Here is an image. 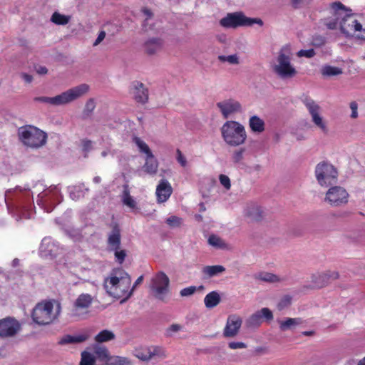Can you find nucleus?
Wrapping results in <instances>:
<instances>
[{
  "label": "nucleus",
  "mask_w": 365,
  "mask_h": 365,
  "mask_svg": "<svg viewBox=\"0 0 365 365\" xmlns=\"http://www.w3.org/2000/svg\"><path fill=\"white\" fill-rule=\"evenodd\" d=\"M93 297L87 293L81 294L73 304V307L71 310L73 317L79 319H84L89 313V308L93 303Z\"/></svg>",
  "instance_id": "obj_14"
},
{
  "label": "nucleus",
  "mask_w": 365,
  "mask_h": 365,
  "mask_svg": "<svg viewBox=\"0 0 365 365\" xmlns=\"http://www.w3.org/2000/svg\"><path fill=\"white\" fill-rule=\"evenodd\" d=\"M229 347L232 349H244L247 345L243 342L232 341L228 344Z\"/></svg>",
  "instance_id": "obj_56"
},
{
  "label": "nucleus",
  "mask_w": 365,
  "mask_h": 365,
  "mask_svg": "<svg viewBox=\"0 0 365 365\" xmlns=\"http://www.w3.org/2000/svg\"><path fill=\"white\" fill-rule=\"evenodd\" d=\"M315 55V51L314 49H308V50H300L297 53V56L299 57H307V58H312Z\"/></svg>",
  "instance_id": "obj_52"
},
{
  "label": "nucleus",
  "mask_w": 365,
  "mask_h": 365,
  "mask_svg": "<svg viewBox=\"0 0 365 365\" xmlns=\"http://www.w3.org/2000/svg\"><path fill=\"white\" fill-rule=\"evenodd\" d=\"M89 91V86L86 83L73 87L54 97L40 96L34 98L35 101L58 106L66 105L81 98Z\"/></svg>",
  "instance_id": "obj_5"
},
{
  "label": "nucleus",
  "mask_w": 365,
  "mask_h": 365,
  "mask_svg": "<svg viewBox=\"0 0 365 365\" xmlns=\"http://www.w3.org/2000/svg\"><path fill=\"white\" fill-rule=\"evenodd\" d=\"M71 20V16L61 14L58 11L53 13L51 21L56 25H66Z\"/></svg>",
  "instance_id": "obj_35"
},
{
  "label": "nucleus",
  "mask_w": 365,
  "mask_h": 365,
  "mask_svg": "<svg viewBox=\"0 0 365 365\" xmlns=\"http://www.w3.org/2000/svg\"><path fill=\"white\" fill-rule=\"evenodd\" d=\"M133 96L138 103H145L148 100V90L144 84L135 82L133 85Z\"/></svg>",
  "instance_id": "obj_23"
},
{
  "label": "nucleus",
  "mask_w": 365,
  "mask_h": 365,
  "mask_svg": "<svg viewBox=\"0 0 365 365\" xmlns=\"http://www.w3.org/2000/svg\"><path fill=\"white\" fill-rule=\"evenodd\" d=\"M83 150L86 153L91 151L93 149V143L90 140H82Z\"/></svg>",
  "instance_id": "obj_55"
},
{
  "label": "nucleus",
  "mask_w": 365,
  "mask_h": 365,
  "mask_svg": "<svg viewBox=\"0 0 365 365\" xmlns=\"http://www.w3.org/2000/svg\"><path fill=\"white\" fill-rule=\"evenodd\" d=\"M249 125L253 132L257 133H262L265 129L264 121L257 115H253L250 118Z\"/></svg>",
  "instance_id": "obj_29"
},
{
  "label": "nucleus",
  "mask_w": 365,
  "mask_h": 365,
  "mask_svg": "<svg viewBox=\"0 0 365 365\" xmlns=\"http://www.w3.org/2000/svg\"><path fill=\"white\" fill-rule=\"evenodd\" d=\"M96 108V102L93 98H89L85 105L83 109V115L86 116H89L92 112Z\"/></svg>",
  "instance_id": "obj_45"
},
{
  "label": "nucleus",
  "mask_w": 365,
  "mask_h": 365,
  "mask_svg": "<svg viewBox=\"0 0 365 365\" xmlns=\"http://www.w3.org/2000/svg\"><path fill=\"white\" fill-rule=\"evenodd\" d=\"M158 168V162L154 157L153 154L146 156L145 164L143 166V170L147 174L153 175L156 174Z\"/></svg>",
  "instance_id": "obj_24"
},
{
  "label": "nucleus",
  "mask_w": 365,
  "mask_h": 365,
  "mask_svg": "<svg viewBox=\"0 0 365 365\" xmlns=\"http://www.w3.org/2000/svg\"><path fill=\"white\" fill-rule=\"evenodd\" d=\"M217 107L220 110L224 118H228L235 113L241 111V104L234 99H227L217 103Z\"/></svg>",
  "instance_id": "obj_18"
},
{
  "label": "nucleus",
  "mask_w": 365,
  "mask_h": 365,
  "mask_svg": "<svg viewBox=\"0 0 365 365\" xmlns=\"http://www.w3.org/2000/svg\"><path fill=\"white\" fill-rule=\"evenodd\" d=\"M334 11V16H335L334 19L326 22V26L329 29H336L339 24L338 21L339 19H340V21L341 20V17L340 16L337 15L336 11Z\"/></svg>",
  "instance_id": "obj_48"
},
{
  "label": "nucleus",
  "mask_w": 365,
  "mask_h": 365,
  "mask_svg": "<svg viewBox=\"0 0 365 365\" xmlns=\"http://www.w3.org/2000/svg\"><path fill=\"white\" fill-rule=\"evenodd\" d=\"M34 193H38L36 202L46 212H51L63 200L58 185L46 187L42 181L33 182L31 185L16 186L5 192L4 201L9 212L16 217L29 219L33 215Z\"/></svg>",
  "instance_id": "obj_1"
},
{
  "label": "nucleus",
  "mask_w": 365,
  "mask_h": 365,
  "mask_svg": "<svg viewBox=\"0 0 365 365\" xmlns=\"http://www.w3.org/2000/svg\"><path fill=\"white\" fill-rule=\"evenodd\" d=\"M143 12L144 15L146 16V19H145V22L143 24V26L145 27L146 24H148V20L152 17L153 14L150 11V10H149L148 9H143Z\"/></svg>",
  "instance_id": "obj_59"
},
{
  "label": "nucleus",
  "mask_w": 365,
  "mask_h": 365,
  "mask_svg": "<svg viewBox=\"0 0 365 365\" xmlns=\"http://www.w3.org/2000/svg\"><path fill=\"white\" fill-rule=\"evenodd\" d=\"M62 248L51 237H44L39 247V254L45 259H54L61 254Z\"/></svg>",
  "instance_id": "obj_16"
},
{
  "label": "nucleus",
  "mask_w": 365,
  "mask_h": 365,
  "mask_svg": "<svg viewBox=\"0 0 365 365\" xmlns=\"http://www.w3.org/2000/svg\"><path fill=\"white\" fill-rule=\"evenodd\" d=\"M255 279L266 282L274 283L281 281V279L276 274L267 272H259L254 275Z\"/></svg>",
  "instance_id": "obj_32"
},
{
  "label": "nucleus",
  "mask_w": 365,
  "mask_h": 365,
  "mask_svg": "<svg viewBox=\"0 0 365 365\" xmlns=\"http://www.w3.org/2000/svg\"><path fill=\"white\" fill-rule=\"evenodd\" d=\"M130 284V275L123 269H117L105 279L103 287L109 296L115 299L123 298L120 304H123L133 295V291H129Z\"/></svg>",
  "instance_id": "obj_2"
},
{
  "label": "nucleus",
  "mask_w": 365,
  "mask_h": 365,
  "mask_svg": "<svg viewBox=\"0 0 365 365\" xmlns=\"http://www.w3.org/2000/svg\"><path fill=\"white\" fill-rule=\"evenodd\" d=\"M19 136L24 145L38 148L46 143L47 135L43 130L33 125H26L19 129Z\"/></svg>",
  "instance_id": "obj_8"
},
{
  "label": "nucleus",
  "mask_w": 365,
  "mask_h": 365,
  "mask_svg": "<svg viewBox=\"0 0 365 365\" xmlns=\"http://www.w3.org/2000/svg\"><path fill=\"white\" fill-rule=\"evenodd\" d=\"M292 298L289 296H284L278 303L277 308L279 310H282L287 307L291 304Z\"/></svg>",
  "instance_id": "obj_49"
},
{
  "label": "nucleus",
  "mask_w": 365,
  "mask_h": 365,
  "mask_svg": "<svg viewBox=\"0 0 365 365\" xmlns=\"http://www.w3.org/2000/svg\"><path fill=\"white\" fill-rule=\"evenodd\" d=\"M245 152V148H240L235 150L232 155V161L237 166L243 165L244 153Z\"/></svg>",
  "instance_id": "obj_40"
},
{
  "label": "nucleus",
  "mask_w": 365,
  "mask_h": 365,
  "mask_svg": "<svg viewBox=\"0 0 365 365\" xmlns=\"http://www.w3.org/2000/svg\"><path fill=\"white\" fill-rule=\"evenodd\" d=\"M170 279L163 272H158L152 279L150 289L155 298L165 302L169 292Z\"/></svg>",
  "instance_id": "obj_12"
},
{
  "label": "nucleus",
  "mask_w": 365,
  "mask_h": 365,
  "mask_svg": "<svg viewBox=\"0 0 365 365\" xmlns=\"http://www.w3.org/2000/svg\"><path fill=\"white\" fill-rule=\"evenodd\" d=\"M166 223L172 228L179 227L182 223V219L178 216L172 215L166 219Z\"/></svg>",
  "instance_id": "obj_44"
},
{
  "label": "nucleus",
  "mask_w": 365,
  "mask_h": 365,
  "mask_svg": "<svg viewBox=\"0 0 365 365\" xmlns=\"http://www.w3.org/2000/svg\"><path fill=\"white\" fill-rule=\"evenodd\" d=\"M94 354L96 358L103 362L107 363L110 359L108 350L105 346H96Z\"/></svg>",
  "instance_id": "obj_37"
},
{
  "label": "nucleus",
  "mask_w": 365,
  "mask_h": 365,
  "mask_svg": "<svg viewBox=\"0 0 365 365\" xmlns=\"http://www.w3.org/2000/svg\"><path fill=\"white\" fill-rule=\"evenodd\" d=\"M121 235L120 230L118 225L113 226L111 232L108 235V249L111 251L120 248Z\"/></svg>",
  "instance_id": "obj_22"
},
{
  "label": "nucleus",
  "mask_w": 365,
  "mask_h": 365,
  "mask_svg": "<svg viewBox=\"0 0 365 365\" xmlns=\"http://www.w3.org/2000/svg\"><path fill=\"white\" fill-rule=\"evenodd\" d=\"M197 290V287L195 286H190L188 287H185L180 290V294L181 297H190Z\"/></svg>",
  "instance_id": "obj_50"
},
{
  "label": "nucleus",
  "mask_w": 365,
  "mask_h": 365,
  "mask_svg": "<svg viewBox=\"0 0 365 365\" xmlns=\"http://www.w3.org/2000/svg\"><path fill=\"white\" fill-rule=\"evenodd\" d=\"M339 277V274L338 272L327 271L323 273L314 274L312 278V282L317 287H323L327 284L329 280L336 279Z\"/></svg>",
  "instance_id": "obj_21"
},
{
  "label": "nucleus",
  "mask_w": 365,
  "mask_h": 365,
  "mask_svg": "<svg viewBox=\"0 0 365 365\" xmlns=\"http://www.w3.org/2000/svg\"><path fill=\"white\" fill-rule=\"evenodd\" d=\"M145 51L149 54H153L160 50L162 47V41L160 38H150L146 41Z\"/></svg>",
  "instance_id": "obj_31"
},
{
  "label": "nucleus",
  "mask_w": 365,
  "mask_h": 365,
  "mask_svg": "<svg viewBox=\"0 0 365 365\" xmlns=\"http://www.w3.org/2000/svg\"><path fill=\"white\" fill-rule=\"evenodd\" d=\"M301 101L311 115L312 121L315 126L320 129L322 133H327L328 127L326 121L321 115V107L319 105L307 96H302Z\"/></svg>",
  "instance_id": "obj_11"
},
{
  "label": "nucleus",
  "mask_w": 365,
  "mask_h": 365,
  "mask_svg": "<svg viewBox=\"0 0 365 365\" xmlns=\"http://www.w3.org/2000/svg\"><path fill=\"white\" fill-rule=\"evenodd\" d=\"M322 73L327 76H337L342 73V71L338 67L326 66L322 69Z\"/></svg>",
  "instance_id": "obj_43"
},
{
  "label": "nucleus",
  "mask_w": 365,
  "mask_h": 365,
  "mask_svg": "<svg viewBox=\"0 0 365 365\" xmlns=\"http://www.w3.org/2000/svg\"><path fill=\"white\" fill-rule=\"evenodd\" d=\"M181 329V326L179 324H172L167 330V334L171 335L173 332H177Z\"/></svg>",
  "instance_id": "obj_58"
},
{
  "label": "nucleus",
  "mask_w": 365,
  "mask_h": 365,
  "mask_svg": "<svg viewBox=\"0 0 365 365\" xmlns=\"http://www.w3.org/2000/svg\"><path fill=\"white\" fill-rule=\"evenodd\" d=\"M264 319L267 322L273 319L272 311L267 307L262 308L250 316L245 322V326L248 329H256L262 324Z\"/></svg>",
  "instance_id": "obj_17"
},
{
  "label": "nucleus",
  "mask_w": 365,
  "mask_h": 365,
  "mask_svg": "<svg viewBox=\"0 0 365 365\" xmlns=\"http://www.w3.org/2000/svg\"><path fill=\"white\" fill-rule=\"evenodd\" d=\"M133 141L135 142V143L138 146L139 150L141 153H145L146 155V156H149L150 155H153V153H152L150 149L149 148L148 145L143 140H142L140 138H139L138 137H135L134 139H133Z\"/></svg>",
  "instance_id": "obj_41"
},
{
  "label": "nucleus",
  "mask_w": 365,
  "mask_h": 365,
  "mask_svg": "<svg viewBox=\"0 0 365 365\" xmlns=\"http://www.w3.org/2000/svg\"><path fill=\"white\" fill-rule=\"evenodd\" d=\"M155 356L162 359L165 358L166 354L165 349L160 346H149L148 355H147V356H143V358L145 361H148Z\"/></svg>",
  "instance_id": "obj_34"
},
{
  "label": "nucleus",
  "mask_w": 365,
  "mask_h": 365,
  "mask_svg": "<svg viewBox=\"0 0 365 365\" xmlns=\"http://www.w3.org/2000/svg\"><path fill=\"white\" fill-rule=\"evenodd\" d=\"M147 355H148V347L145 348V349L142 350V351H138V354H136V356L143 360V361H145L143 356H147Z\"/></svg>",
  "instance_id": "obj_61"
},
{
  "label": "nucleus",
  "mask_w": 365,
  "mask_h": 365,
  "mask_svg": "<svg viewBox=\"0 0 365 365\" xmlns=\"http://www.w3.org/2000/svg\"><path fill=\"white\" fill-rule=\"evenodd\" d=\"M218 59L221 62H228L230 64H238L239 58L237 55L233 54L230 56H219Z\"/></svg>",
  "instance_id": "obj_46"
},
{
  "label": "nucleus",
  "mask_w": 365,
  "mask_h": 365,
  "mask_svg": "<svg viewBox=\"0 0 365 365\" xmlns=\"http://www.w3.org/2000/svg\"><path fill=\"white\" fill-rule=\"evenodd\" d=\"M220 24L225 28H237L239 26H250L254 24L263 25V21L258 18L247 17L242 12L229 13L222 18Z\"/></svg>",
  "instance_id": "obj_10"
},
{
  "label": "nucleus",
  "mask_w": 365,
  "mask_h": 365,
  "mask_svg": "<svg viewBox=\"0 0 365 365\" xmlns=\"http://www.w3.org/2000/svg\"><path fill=\"white\" fill-rule=\"evenodd\" d=\"M105 37H106V32L103 31H101L98 34V36L97 38L96 39L95 42L93 43V46L98 45L100 43H101L103 41V40L105 38Z\"/></svg>",
  "instance_id": "obj_60"
},
{
  "label": "nucleus",
  "mask_w": 365,
  "mask_h": 365,
  "mask_svg": "<svg viewBox=\"0 0 365 365\" xmlns=\"http://www.w3.org/2000/svg\"><path fill=\"white\" fill-rule=\"evenodd\" d=\"M242 319L237 314H231L227 317L226 325L224 328L223 335L225 337L235 336L242 326Z\"/></svg>",
  "instance_id": "obj_19"
},
{
  "label": "nucleus",
  "mask_w": 365,
  "mask_h": 365,
  "mask_svg": "<svg viewBox=\"0 0 365 365\" xmlns=\"http://www.w3.org/2000/svg\"><path fill=\"white\" fill-rule=\"evenodd\" d=\"M292 52L289 46H283L279 51L272 66L274 73L282 79L294 78L297 71L292 64Z\"/></svg>",
  "instance_id": "obj_6"
},
{
  "label": "nucleus",
  "mask_w": 365,
  "mask_h": 365,
  "mask_svg": "<svg viewBox=\"0 0 365 365\" xmlns=\"http://www.w3.org/2000/svg\"><path fill=\"white\" fill-rule=\"evenodd\" d=\"M333 11H336L337 15L341 17L339 22L340 30L346 37L353 36L356 32L359 34H365V29L362 25L353 18L354 14L350 9L345 7L341 2H334L332 4Z\"/></svg>",
  "instance_id": "obj_3"
},
{
  "label": "nucleus",
  "mask_w": 365,
  "mask_h": 365,
  "mask_svg": "<svg viewBox=\"0 0 365 365\" xmlns=\"http://www.w3.org/2000/svg\"><path fill=\"white\" fill-rule=\"evenodd\" d=\"M122 201L123 204L131 209H135L136 207V202L130 196L129 190L127 187H125L123 195H122Z\"/></svg>",
  "instance_id": "obj_39"
},
{
  "label": "nucleus",
  "mask_w": 365,
  "mask_h": 365,
  "mask_svg": "<svg viewBox=\"0 0 365 365\" xmlns=\"http://www.w3.org/2000/svg\"><path fill=\"white\" fill-rule=\"evenodd\" d=\"M173 188L167 180H161L156 188V196L158 202H164L170 197Z\"/></svg>",
  "instance_id": "obj_20"
},
{
  "label": "nucleus",
  "mask_w": 365,
  "mask_h": 365,
  "mask_svg": "<svg viewBox=\"0 0 365 365\" xmlns=\"http://www.w3.org/2000/svg\"><path fill=\"white\" fill-rule=\"evenodd\" d=\"M60 344H76L74 336L66 335L59 341Z\"/></svg>",
  "instance_id": "obj_53"
},
{
  "label": "nucleus",
  "mask_w": 365,
  "mask_h": 365,
  "mask_svg": "<svg viewBox=\"0 0 365 365\" xmlns=\"http://www.w3.org/2000/svg\"><path fill=\"white\" fill-rule=\"evenodd\" d=\"M225 271V268L222 265H207L205 266L202 269V274L207 277H213L217 276Z\"/></svg>",
  "instance_id": "obj_30"
},
{
  "label": "nucleus",
  "mask_w": 365,
  "mask_h": 365,
  "mask_svg": "<svg viewBox=\"0 0 365 365\" xmlns=\"http://www.w3.org/2000/svg\"><path fill=\"white\" fill-rule=\"evenodd\" d=\"M303 320L302 318H287L284 321H279V329L282 331L292 330L302 324Z\"/></svg>",
  "instance_id": "obj_26"
},
{
  "label": "nucleus",
  "mask_w": 365,
  "mask_h": 365,
  "mask_svg": "<svg viewBox=\"0 0 365 365\" xmlns=\"http://www.w3.org/2000/svg\"><path fill=\"white\" fill-rule=\"evenodd\" d=\"M69 195L73 200L77 201L83 198L88 191V188L85 187L84 184L71 186L68 187Z\"/></svg>",
  "instance_id": "obj_27"
},
{
  "label": "nucleus",
  "mask_w": 365,
  "mask_h": 365,
  "mask_svg": "<svg viewBox=\"0 0 365 365\" xmlns=\"http://www.w3.org/2000/svg\"><path fill=\"white\" fill-rule=\"evenodd\" d=\"M115 334L113 331L104 329L100 331L96 336L95 341L98 343L107 342L115 339Z\"/></svg>",
  "instance_id": "obj_36"
},
{
  "label": "nucleus",
  "mask_w": 365,
  "mask_h": 365,
  "mask_svg": "<svg viewBox=\"0 0 365 365\" xmlns=\"http://www.w3.org/2000/svg\"><path fill=\"white\" fill-rule=\"evenodd\" d=\"M177 160L182 167L187 164V160L180 150H177Z\"/></svg>",
  "instance_id": "obj_57"
},
{
  "label": "nucleus",
  "mask_w": 365,
  "mask_h": 365,
  "mask_svg": "<svg viewBox=\"0 0 365 365\" xmlns=\"http://www.w3.org/2000/svg\"><path fill=\"white\" fill-rule=\"evenodd\" d=\"M220 184L227 190H230L231 187L230 180L228 176L224 174H221L219 176Z\"/></svg>",
  "instance_id": "obj_51"
},
{
  "label": "nucleus",
  "mask_w": 365,
  "mask_h": 365,
  "mask_svg": "<svg viewBox=\"0 0 365 365\" xmlns=\"http://www.w3.org/2000/svg\"><path fill=\"white\" fill-rule=\"evenodd\" d=\"M315 177L322 187H329L337 181L338 172L336 169L327 162H320L315 168Z\"/></svg>",
  "instance_id": "obj_9"
},
{
  "label": "nucleus",
  "mask_w": 365,
  "mask_h": 365,
  "mask_svg": "<svg viewBox=\"0 0 365 365\" xmlns=\"http://www.w3.org/2000/svg\"><path fill=\"white\" fill-rule=\"evenodd\" d=\"M23 79L26 82V83H31L32 81H33V77L32 76L29 75V74H27V73H22L21 75Z\"/></svg>",
  "instance_id": "obj_64"
},
{
  "label": "nucleus",
  "mask_w": 365,
  "mask_h": 365,
  "mask_svg": "<svg viewBox=\"0 0 365 365\" xmlns=\"http://www.w3.org/2000/svg\"><path fill=\"white\" fill-rule=\"evenodd\" d=\"M349 193L341 186H331L326 192L324 201L331 206L339 207L348 202Z\"/></svg>",
  "instance_id": "obj_13"
},
{
  "label": "nucleus",
  "mask_w": 365,
  "mask_h": 365,
  "mask_svg": "<svg viewBox=\"0 0 365 365\" xmlns=\"http://www.w3.org/2000/svg\"><path fill=\"white\" fill-rule=\"evenodd\" d=\"M112 251L114 252L115 260L118 263L122 264L124 262L125 258L127 255L126 251L125 250H120V248L116 249V250H113Z\"/></svg>",
  "instance_id": "obj_47"
},
{
  "label": "nucleus",
  "mask_w": 365,
  "mask_h": 365,
  "mask_svg": "<svg viewBox=\"0 0 365 365\" xmlns=\"http://www.w3.org/2000/svg\"><path fill=\"white\" fill-rule=\"evenodd\" d=\"M220 302L221 297L217 291L209 292L204 298V304L207 309H212L217 307Z\"/></svg>",
  "instance_id": "obj_28"
},
{
  "label": "nucleus",
  "mask_w": 365,
  "mask_h": 365,
  "mask_svg": "<svg viewBox=\"0 0 365 365\" xmlns=\"http://www.w3.org/2000/svg\"><path fill=\"white\" fill-rule=\"evenodd\" d=\"M61 311V304L56 301L38 303L32 312L33 321L39 325H47L58 319Z\"/></svg>",
  "instance_id": "obj_4"
},
{
  "label": "nucleus",
  "mask_w": 365,
  "mask_h": 365,
  "mask_svg": "<svg viewBox=\"0 0 365 365\" xmlns=\"http://www.w3.org/2000/svg\"><path fill=\"white\" fill-rule=\"evenodd\" d=\"M223 140L230 145L237 146L246 140L247 135L245 127L236 121L225 122L221 128Z\"/></svg>",
  "instance_id": "obj_7"
},
{
  "label": "nucleus",
  "mask_w": 365,
  "mask_h": 365,
  "mask_svg": "<svg viewBox=\"0 0 365 365\" xmlns=\"http://www.w3.org/2000/svg\"><path fill=\"white\" fill-rule=\"evenodd\" d=\"M36 72L38 74L44 75L47 73L48 69L45 66H39L36 68Z\"/></svg>",
  "instance_id": "obj_63"
},
{
  "label": "nucleus",
  "mask_w": 365,
  "mask_h": 365,
  "mask_svg": "<svg viewBox=\"0 0 365 365\" xmlns=\"http://www.w3.org/2000/svg\"><path fill=\"white\" fill-rule=\"evenodd\" d=\"M96 357L89 352L83 351L81 354V359L79 365H94Z\"/></svg>",
  "instance_id": "obj_42"
},
{
  "label": "nucleus",
  "mask_w": 365,
  "mask_h": 365,
  "mask_svg": "<svg viewBox=\"0 0 365 365\" xmlns=\"http://www.w3.org/2000/svg\"><path fill=\"white\" fill-rule=\"evenodd\" d=\"M21 329V323L14 317H6L0 319V337L2 339L16 336Z\"/></svg>",
  "instance_id": "obj_15"
},
{
  "label": "nucleus",
  "mask_w": 365,
  "mask_h": 365,
  "mask_svg": "<svg viewBox=\"0 0 365 365\" xmlns=\"http://www.w3.org/2000/svg\"><path fill=\"white\" fill-rule=\"evenodd\" d=\"M210 245L217 249H226L227 247L225 242L220 237L215 235H211L208 238Z\"/></svg>",
  "instance_id": "obj_38"
},
{
  "label": "nucleus",
  "mask_w": 365,
  "mask_h": 365,
  "mask_svg": "<svg viewBox=\"0 0 365 365\" xmlns=\"http://www.w3.org/2000/svg\"><path fill=\"white\" fill-rule=\"evenodd\" d=\"M245 213L252 220H259L262 217L263 210L256 203H251L247 205Z\"/></svg>",
  "instance_id": "obj_25"
},
{
  "label": "nucleus",
  "mask_w": 365,
  "mask_h": 365,
  "mask_svg": "<svg viewBox=\"0 0 365 365\" xmlns=\"http://www.w3.org/2000/svg\"><path fill=\"white\" fill-rule=\"evenodd\" d=\"M88 335L86 334H79L77 336H74V339L76 343H81L83 341H85L88 339Z\"/></svg>",
  "instance_id": "obj_62"
},
{
  "label": "nucleus",
  "mask_w": 365,
  "mask_h": 365,
  "mask_svg": "<svg viewBox=\"0 0 365 365\" xmlns=\"http://www.w3.org/2000/svg\"><path fill=\"white\" fill-rule=\"evenodd\" d=\"M350 109L351 110V118H356L358 117V104L356 101H352L350 103Z\"/></svg>",
  "instance_id": "obj_54"
},
{
  "label": "nucleus",
  "mask_w": 365,
  "mask_h": 365,
  "mask_svg": "<svg viewBox=\"0 0 365 365\" xmlns=\"http://www.w3.org/2000/svg\"><path fill=\"white\" fill-rule=\"evenodd\" d=\"M11 266L14 269L8 272L7 279L9 280H14L19 277H21L23 274V271L19 267L20 260L18 258H15L11 262Z\"/></svg>",
  "instance_id": "obj_33"
}]
</instances>
